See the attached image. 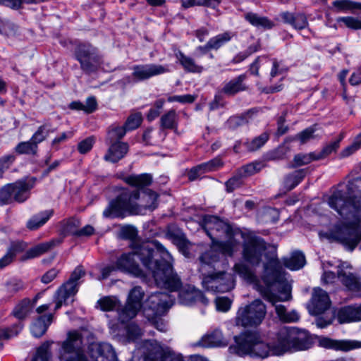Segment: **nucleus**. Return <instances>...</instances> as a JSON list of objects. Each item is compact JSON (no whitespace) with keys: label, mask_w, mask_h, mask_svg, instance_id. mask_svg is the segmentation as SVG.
<instances>
[{"label":"nucleus","mask_w":361,"mask_h":361,"mask_svg":"<svg viewBox=\"0 0 361 361\" xmlns=\"http://www.w3.org/2000/svg\"><path fill=\"white\" fill-rule=\"evenodd\" d=\"M130 247L131 252L123 253L115 262L117 270L135 276H144L145 273L135 259L137 257L146 270L152 274L158 287L171 290L180 287L179 276L172 267V256L159 241L133 242Z\"/></svg>","instance_id":"nucleus-1"},{"label":"nucleus","mask_w":361,"mask_h":361,"mask_svg":"<svg viewBox=\"0 0 361 361\" xmlns=\"http://www.w3.org/2000/svg\"><path fill=\"white\" fill-rule=\"evenodd\" d=\"M328 204L345 222L320 232V237L338 242L353 251L361 241V177L348 181L346 191H335L329 198Z\"/></svg>","instance_id":"nucleus-2"},{"label":"nucleus","mask_w":361,"mask_h":361,"mask_svg":"<svg viewBox=\"0 0 361 361\" xmlns=\"http://www.w3.org/2000/svg\"><path fill=\"white\" fill-rule=\"evenodd\" d=\"M238 251L235 240L220 243L202 253L199 257V271L202 276L203 288L213 293H226L235 287L233 274L226 271H215L216 264L224 256H233Z\"/></svg>","instance_id":"nucleus-3"},{"label":"nucleus","mask_w":361,"mask_h":361,"mask_svg":"<svg viewBox=\"0 0 361 361\" xmlns=\"http://www.w3.org/2000/svg\"><path fill=\"white\" fill-rule=\"evenodd\" d=\"M140 197L137 190H123L115 199L111 200L103 211V216L106 219H123L128 215L144 214L145 210L153 211L158 206L157 193L149 189L144 192L142 204L136 201Z\"/></svg>","instance_id":"nucleus-4"},{"label":"nucleus","mask_w":361,"mask_h":361,"mask_svg":"<svg viewBox=\"0 0 361 361\" xmlns=\"http://www.w3.org/2000/svg\"><path fill=\"white\" fill-rule=\"evenodd\" d=\"M82 343L81 336L78 331L69 332L67 339L61 343L60 361H89L80 350ZM87 349L92 361H117L116 353L109 343L93 342Z\"/></svg>","instance_id":"nucleus-5"},{"label":"nucleus","mask_w":361,"mask_h":361,"mask_svg":"<svg viewBox=\"0 0 361 361\" xmlns=\"http://www.w3.org/2000/svg\"><path fill=\"white\" fill-rule=\"evenodd\" d=\"M312 344V337L306 330L284 326L276 332L270 345V355H282L286 353L305 350Z\"/></svg>","instance_id":"nucleus-6"},{"label":"nucleus","mask_w":361,"mask_h":361,"mask_svg":"<svg viewBox=\"0 0 361 361\" xmlns=\"http://www.w3.org/2000/svg\"><path fill=\"white\" fill-rule=\"evenodd\" d=\"M230 353L240 357L265 358L270 355V345L257 331H244L233 337L228 348Z\"/></svg>","instance_id":"nucleus-7"},{"label":"nucleus","mask_w":361,"mask_h":361,"mask_svg":"<svg viewBox=\"0 0 361 361\" xmlns=\"http://www.w3.org/2000/svg\"><path fill=\"white\" fill-rule=\"evenodd\" d=\"M35 183L36 178L30 177L4 185L0 190V206L11 204L13 201L24 202L30 197V190Z\"/></svg>","instance_id":"nucleus-8"},{"label":"nucleus","mask_w":361,"mask_h":361,"mask_svg":"<svg viewBox=\"0 0 361 361\" xmlns=\"http://www.w3.org/2000/svg\"><path fill=\"white\" fill-rule=\"evenodd\" d=\"M202 224L204 230L213 243L209 249L217 247L220 243H227L232 240L238 243V250L239 249V242L233 237V230L228 224L217 216L207 215L203 218Z\"/></svg>","instance_id":"nucleus-9"},{"label":"nucleus","mask_w":361,"mask_h":361,"mask_svg":"<svg viewBox=\"0 0 361 361\" xmlns=\"http://www.w3.org/2000/svg\"><path fill=\"white\" fill-rule=\"evenodd\" d=\"M266 314V305L260 300H255L238 310L235 323L236 326L245 328L257 327L262 323Z\"/></svg>","instance_id":"nucleus-10"},{"label":"nucleus","mask_w":361,"mask_h":361,"mask_svg":"<svg viewBox=\"0 0 361 361\" xmlns=\"http://www.w3.org/2000/svg\"><path fill=\"white\" fill-rule=\"evenodd\" d=\"M142 361H184L169 347H163L155 340L145 341L143 343Z\"/></svg>","instance_id":"nucleus-11"},{"label":"nucleus","mask_w":361,"mask_h":361,"mask_svg":"<svg viewBox=\"0 0 361 361\" xmlns=\"http://www.w3.org/2000/svg\"><path fill=\"white\" fill-rule=\"evenodd\" d=\"M75 56L80 62L81 69L87 74L97 71L102 61L97 49L89 44L78 45L75 49Z\"/></svg>","instance_id":"nucleus-12"},{"label":"nucleus","mask_w":361,"mask_h":361,"mask_svg":"<svg viewBox=\"0 0 361 361\" xmlns=\"http://www.w3.org/2000/svg\"><path fill=\"white\" fill-rule=\"evenodd\" d=\"M144 290L140 286H135L128 294L126 305L118 312V319L126 323L134 318L142 307Z\"/></svg>","instance_id":"nucleus-13"},{"label":"nucleus","mask_w":361,"mask_h":361,"mask_svg":"<svg viewBox=\"0 0 361 361\" xmlns=\"http://www.w3.org/2000/svg\"><path fill=\"white\" fill-rule=\"evenodd\" d=\"M265 249L266 244L262 238L259 237H248L243 244V258L250 264H259Z\"/></svg>","instance_id":"nucleus-14"},{"label":"nucleus","mask_w":361,"mask_h":361,"mask_svg":"<svg viewBox=\"0 0 361 361\" xmlns=\"http://www.w3.org/2000/svg\"><path fill=\"white\" fill-rule=\"evenodd\" d=\"M352 266L346 262L340 263L338 266L337 277L341 283L350 291L361 290V278L351 271Z\"/></svg>","instance_id":"nucleus-15"},{"label":"nucleus","mask_w":361,"mask_h":361,"mask_svg":"<svg viewBox=\"0 0 361 361\" xmlns=\"http://www.w3.org/2000/svg\"><path fill=\"white\" fill-rule=\"evenodd\" d=\"M175 297L164 292L152 293L147 299V305L154 316L164 314L174 303Z\"/></svg>","instance_id":"nucleus-16"},{"label":"nucleus","mask_w":361,"mask_h":361,"mask_svg":"<svg viewBox=\"0 0 361 361\" xmlns=\"http://www.w3.org/2000/svg\"><path fill=\"white\" fill-rule=\"evenodd\" d=\"M132 76L136 81H143L150 78L169 72L167 66L156 63L135 65L132 67Z\"/></svg>","instance_id":"nucleus-17"},{"label":"nucleus","mask_w":361,"mask_h":361,"mask_svg":"<svg viewBox=\"0 0 361 361\" xmlns=\"http://www.w3.org/2000/svg\"><path fill=\"white\" fill-rule=\"evenodd\" d=\"M262 295L266 300L271 302L275 307L276 313L281 322L291 323L297 322L300 319L299 314L295 310L288 312L284 305L277 304V302H279L277 296L269 290H264Z\"/></svg>","instance_id":"nucleus-18"},{"label":"nucleus","mask_w":361,"mask_h":361,"mask_svg":"<svg viewBox=\"0 0 361 361\" xmlns=\"http://www.w3.org/2000/svg\"><path fill=\"white\" fill-rule=\"evenodd\" d=\"M331 305L328 293L320 288L313 290L312 299L308 305L309 312L312 315H318L327 310Z\"/></svg>","instance_id":"nucleus-19"},{"label":"nucleus","mask_w":361,"mask_h":361,"mask_svg":"<svg viewBox=\"0 0 361 361\" xmlns=\"http://www.w3.org/2000/svg\"><path fill=\"white\" fill-rule=\"evenodd\" d=\"M179 279L180 278L179 277ZM180 280V282L182 283L181 279ZM181 287L182 285L176 290H171L167 288L165 289L171 293L179 292V302L185 305H191L197 302H201L204 305L208 303V300L204 297L203 293L200 290L196 289L195 287L190 286L184 288L183 290H180Z\"/></svg>","instance_id":"nucleus-20"},{"label":"nucleus","mask_w":361,"mask_h":361,"mask_svg":"<svg viewBox=\"0 0 361 361\" xmlns=\"http://www.w3.org/2000/svg\"><path fill=\"white\" fill-rule=\"evenodd\" d=\"M319 345L326 348H332L348 351L361 348V342L357 341H335L322 337L319 339Z\"/></svg>","instance_id":"nucleus-21"},{"label":"nucleus","mask_w":361,"mask_h":361,"mask_svg":"<svg viewBox=\"0 0 361 361\" xmlns=\"http://www.w3.org/2000/svg\"><path fill=\"white\" fill-rule=\"evenodd\" d=\"M77 293L78 290L73 286H68L66 283L61 285L55 293V310H59L63 305H66L72 302Z\"/></svg>","instance_id":"nucleus-22"},{"label":"nucleus","mask_w":361,"mask_h":361,"mask_svg":"<svg viewBox=\"0 0 361 361\" xmlns=\"http://www.w3.org/2000/svg\"><path fill=\"white\" fill-rule=\"evenodd\" d=\"M110 146L104 159L112 163H116L123 159L128 151V145L126 142H115L109 143Z\"/></svg>","instance_id":"nucleus-23"},{"label":"nucleus","mask_w":361,"mask_h":361,"mask_svg":"<svg viewBox=\"0 0 361 361\" xmlns=\"http://www.w3.org/2000/svg\"><path fill=\"white\" fill-rule=\"evenodd\" d=\"M175 56L185 71L192 73H201L204 71V67L198 64L195 59L185 55L180 50L175 52Z\"/></svg>","instance_id":"nucleus-24"},{"label":"nucleus","mask_w":361,"mask_h":361,"mask_svg":"<svg viewBox=\"0 0 361 361\" xmlns=\"http://www.w3.org/2000/svg\"><path fill=\"white\" fill-rule=\"evenodd\" d=\"M246 75L242 74L226 82L221 90V92L228 96H233L237 93L245 91L247 86L245 83Z\"/></svg>","instance_id":"nucleus-25"},{"label":"nucleus","mask_w":361,"mask_h":361,"mask_svg":"<svg viewBox=\"0 0 361 361\" xmlns=\"http://www.w3.org/2000/svg\"><path fill=\"white\" fill-rule=\"evenodd\" d=\"M32 310L30 299L25 298L16 304L11 315L21 322L26 319L32 312Z\"/></svg>","instance_id":"nucleus-26"},{"label":"nucleus","mask_w":361,"mask_h":361,"mask_svg":"<svg viewBox=\"0 0 361 361\" xmlns=\"http://www.w3.org/2000/svg\"><path fill=\"white\" fill-rule=\"evenodd\" d=\"M52 314L38 317L30 327L32 334L36 338L42 336L47 332L49 326L52 322Z\"/></svg>","instance_id":"nucleus-27"},{"label":"nucleus","mask_w":361,"mask_h":361,"mask_svg":"<svg viewBox=\"0 0 361 361\" xmlns=\"http://www.w3.org/2000/svg\"><path fill=\"white\" fill-rule=\"evenodd\" d=\"M54 211L48 209L42 211L33 215L26 224L27 228L30 231H35L44 226L52 216Z\"/></svg>","instance_id":"nucleus-28"},{"label":"nucleus","mask_w":361,"mask_h":361,"mask_svg":"<svg viewBox=\"0 0 361 361\" xmlns=\"http://www.w3.org/2000/svg\"><path fill=\"white\" fill-rule=\"evenodd\" d=\"M200 345L203 347H221L226 345L227 343L224 338L222 332L216 329L204 335L200 341Z\"/></svg>","instance_id":"nucleus-29"},{"label":"nucleus","mask_w":361,"mask_h":361,"mask_svg":"<svg viewBox=\"0 0 361 361\" xmlns=\"http://www.w3.org/2000/svg\"><path fill=\"white\" fill-rule=\"evenodd\" d=\"M61 240L52 239L50 241L44 242L37 245L36 246L29 249L25 253V259H32L40 256L47 252L52 247L59 245Z\"/></svg>","instance_id":"nucleus-30"},{"label":"nucleus","mask_w":361,"mask_h":361,"mask_svg":"<svg viewBox=\"0 0 361 361\" xmlns=\"http://www.w3.org/2000/svg\"><path fill=\"white\" fill-rule=\"evenodd\" d=\"M337 318L341 324L361 320L358 306H345L341 308L338 312Z\"/></svg>","instance_id":"nucleus-31"},{"label":"nucleus","mask_w":361,"mask_h":361,"mask_svg":"<svg viewBox=\"0 0 361 361\" xmlns=\"http://www.w3.org/2000/svg\"><path fill=\"white\" fill-rule=\"evenodd\" d=\"M280 269L281 267L276 259H271L269 264L265 265L266 275L264 276V280L268 284L272 285L280 281L281 278Z\"/></svg>","instance_id":"nucleus-32"},{"label":"nucleus","mask_w":361,"mask_h":361,"mask_svg":"<svg viewBox=\"0 0 361 361\" xmlns=\"http://www.w3.org/2000/svg\"><path fill=\"white\" fill-rule=\"evenodd\" d=\"M283 264L290 270H298L305 264V257L301 252H293L290 257L283 258Z\"/></svg>","instance_id":"nucleus-33"},{"label":"nucleus","mask_w":361,"mask_h":361,"mask_svg":"<svg viewBox=\"0 0 361 361\" xmlns=\"http://www.w3.org/2000/svg\"><path fill=\"white\" fill-rule=\"evenodd\" d=\"M257 111L255 109H252L240 116H231L227 121L228 125L230 128H233L245 125L249 123L250 120L252 119V116L257 113Z\"/></svg>","instance_id":"nucleus-34"},{"label":"nucleus","mask_w":361,"mask_h":361,"mask_svg":"<svg viewBox=\"0 0 361 361\" xmlns=\"http://www.w3.org/2000/svg\"><path fill=\"white\" fill-rule=\"evenodd\" d=\"M52 343V341H47L39 345L37 348L32 361H51L50 348Z\"/></svg>","instance_id":"nucleus-35"},{"label":"nucleus","mask_w":361,"mask_h":361,"mask_svg":"<svg viewBox=\"0 0 361 361\" xmlns=\"http://www.w3.org/2000/svg\"><path fill=\"white\" fill-rule=\"evenodd\" d=\"M152 181L150 174L143 173L140 175H133L126 178V182L134 187L141 188L149 185Z\"/></svg>","instance_id":"nucleus-36"},{"label":"nucleus","mask_w":361,"mask_h":361,"mask_svg":"<svg viewBox=\"0 0 361 361\" xmlns=\"http://www.w3.org/2000/svg\"><path fill=\"white\" fill-rule=\"evenodd\" d=\"M245 18L250 24L257 27L270 29L274 26L273 23L267 18L260 16L256 13H247Z\"/></svg>","instance_id":"nucleus-37"},{"label":"nucleus","mask_w":361,"mask_h":361,"mask_svg":"<svg viewBox=\"0 0 361 361\" xmlns=\"http://www.w3.org/2000/svg\"><path fill=\"white\" fill-rule=\"evenodd\" d=\"M305 176L304 169L297 170L286 176L284 179V187L287 190H291L298 185Z\"/></svg>","instance_id":"nucleus-38"},{"label":"nucleus","mask_w":361,"mask_h":361,"mask_svg":"<svg viewBox=\"0 0 361 361\" xmlns=\"http://www.w3.org/2000/svg\"><path fill=\"white\" fill-rule=\"evenodd\" d=\"M232 37L233 35L231 32H225L210 38L208 43L212 50H218L228 42Z\"/></svg>","instance_id":"nucleus-39"},{"label":"nucleus","mask_w":361,"mask_h":361,"mask_svg":"<svg viewBox=\"0 0 361 361\" xmlns=\"http://www.w3.org/2000/svg\"><path fill=\"white\" fill-rule=\"evenodd\" d=\"M178 115L175 110L172 109L164 114L161 117V126L166 129H177Z\"/></svg>","instance_id":"nucleus-40"},{"label":"nucleus","mask_w":361,"mask_h":361,"mask_svg":"<svg viewBox=\"0 0 361 361\" xmlns=\"http://www.w3.org/2000/svg\"><path fill=\"white\" fill-rule=\"evenodd\" d=\"M97 304L102 311H112L117 310L118 312L120 310H118V307H120V302L115 297H103L97 301Z\"/></svg>","instance_id":"nucleus-41"},{"label":"nucleus","mask_w":361,"mask_h":361,"mask_svg":"<svg viewBox=\"0 0 361 361\" xmlns=\"http://www.w3.org/2000/svg\"><path fill=\"white\" fill-rule=\"evenodd\" d=\"M269 134L267 132L262 133L260 135L255 137L251 141L245 142V145L247 150L253 152L259 149L269 140Z\"/></svg>","instance_id":"nucleus-42"},{"label":"nucleus","mask_w":361,"mask_h":361,"mask_svg":"<svg viewBox=\"0 0 361 361\" xmlns=\"http://www.w3.org/2000/svg\"><path fill=\"white\" fill-rule=\"evenodd\" d=\"M38 146L33 143V142L30 140L27 142H21L18 143L16 147L15 151L16 153L19 154H36L37 152Z\"/></svg>","instance_id":"nucleus-43"},{"label":"nucleus","mask_w":361,"mask_h":361,"mask_svg":"<svg viewBox=\"0 0 361 361\" xmlns=\"http://www.w3.org/2000/svg\"><path fill=\"white\" fill-rule=\"evenodd\" d=\"M80 221L77 219H69L63 224L62 233L65 235L77 236Z\"/></svg>","instance_id":"nucleus-44"},{"label":"nucleus","mask_w":361,"mask_h":361,"mask_svg":"<svg viewBox=\"0 0 361 361\" xmlns=\"http://www.w3.org/2000/svg\"><path fill=\"white\" fill-rule=\"evenodd\" d=\"M85 271L82 266H78L71 273L69 279L66 282L68 286H73L74 289L78 291L80 286V279L85 276Z\"/></svg>","instance_id":"nucleus-45"},{"label":"nucleus","mask_w":361,"mask_h":361,"mask_svg":"<svg viewBox=\"0 0 361 361\" xmlns=\"http://www.w3.org/2000/svg\"><path fill=\"white\" fill-rule=\"evenodd\" d=\"M333 5L341 11H350L354 12L357 10H361V3L352 1L350 0H336L333 2Z\"/></svg>","instance_id":"nucleus-46"},{"label":"nucleus","mask_w":361,"mask_h":361,"mask_svg":"<svg viewBox=\"0 0 361 361\" xmlns=\"http://www.w3.org/2000/svg\"><path fill=\"white\" fill-rule=\"evenodd\" d=\"M127 130L123 126H111L108 130L107 141L109 143L120 142L119 140L126 135Z\"/></svg>","instance_id":"nucleus-47"},{"label":"nucleus","mask_w":361,"mask_h":361,"mask_svg":"<svg viewBox=\"0 0 361 361\" xmlns=\"http://www.w3.org/2000/svg\"><path fill=\"white\" fill-rule=\"evenodd\" d=\"M319 160L316 152L308 154H298L294 157L293 161L295 166L306 165L312 161Z\"/></svg>","instance_id":"nucleus-48"},{"label":"nucleus","mask_w":361,"mask_h":361,"mask_svg":"<svg viewBox=\"0 0 361 361\" xmlns=\"http://www.w3.org/2000/svg\"><path fill=\"white\" fill-rule=\"evenodd\" d=\"M261 168L262 164L260 163H250L238 169L237 171L240 176L245 178L259 171Z\"/></svg>","instance_id":"nucleus-49"},{"label":"nucleus","mask_w":361,"mask_h":361,"mask_svg":"<svg viewBox=\"0 0 361 361\" xmlns=\"http://www.w3.org/2000/svg\"><path fill=\"white\" fill-rule=\"evenodd\" d=\"M18 32V26L12 22L0 18V34L6 36L15 35Z\"/></svg>","instance_id":"nucleus-50"},{"label":"nucleus","mask_w":361,"mask_h":361,"mask_svg":"<svg viewBox=\"0 0 361 361\" xmlns=\"http://www.w3.org/2000/svg\"><path fill=\"white\" fill-rule=\"evenodd\" d=\"M342 136L338 140L331 142L323 147L320 152L317 153L319 160L322 159L334 152H336L339 147V142L342 139Z\"/></svg>","instance_id":"nucleus-51"},{"label":"nucleus","mask_w":361,"mask_h":361,"mask_svg":"<svg viewBox=\"0 0 361 361\" xmlns=\"http://www.w3.org/2000/svg\"><path fill=\"white\" fill-rule=\"evenodd\" d=\"M142 120L140 113L133 114L128 116L123 127L127 131L135 130L140 126Z\"/></svg>","instance_id":"nucleus-52"},{"label":"nucleus","mask_w":361,"mask_h":361,"mask_svg":"<svg viewBox=\"0 0 361 361\" xmlns=\"http://www.w3.org/2000/svg\"><path fill=\"white\" fill-rule=\"evenodd\" d=\"M233 271L239 275L241 278L246 280H251L252 278V273L249 267L243 262L236 263L233 268Z\"/></svg>","instance_id":"nucleus-53"},{"label":"nucleus","mask_w":361,"mask_h":361,"mask_svg":"<svg viewBox=\"0 0 361 361\" xmlns=\"http://www.w3.org/2000/svg\"><path fill=\"white\" fill-rule=\"evenodd\" d=\"M314 132L315 130L314 128H307L300 133L297 134L293 140H298L302 145L305 144L310 140L317 137V136L314 135Z\"/></svg>","instance_id":"nucleus-54"},{"label":"nucleus","mask_w":361,"mask_h":361,"mask_svg":"<svg viewBox=\"0 0 361 361\" xmlns=\"http://www.w3.org/2000/svg\"><path fill=\"white\" fill-rule=\"evenodd\" d=\"M22 328L23 325L18 324L9 328L0 329V340L9 339L11 337L16 336Z\"/></svg>","instance_id":"nucleus-55"},{"label":"nucleus","mask_w":361,"mask_h":361,"mask_svg":"<svg viewBox=\"0 0 361 361\" xmlns=\"http://www.w3.org/2000/svg\"><path fill=\"white\" fill-rule=\"evenodd\" d=\"M49 130L46 125H42L38 128L37 131L33 134L30 140L37 146L39 143L44 141L48 136Z\"/></svg>","instance_id":"nucleus-56"},{"label":"nucleus","mask_w":361,"mask_h":361,"mask_svg":"<svg viewBox=\"0 0 361 361\" xmlns=\"http://www.w3.org/2000/svg\"><path fill=\"white\" fill-rule=\"evenodd\" d=\"M137 235L136 228L131 225H126L120 230V236L123 239L134 240Z\"/></svg>","instance_id":"nucleus-57"},{"label":"nucleus","mask_w":361,"mask_h":361,"mask_svg":"<svg viewBox=\"0 0 361 361\" xmlns=\"http://www.w3.org/2000/svg\"><path fill=\"white\" fill-rule=\"evenodd\" d=\"M200 165L203 170V172L207 173L209 171L216 170L219 167L222 166L223 162L219 158L216 157L213 159L209 160V161L202 163Z\"/></svg>","instance_id":"nucleus-58"},{"label":"nucleus","mask_w":361,"mask_h":361,"mask_svg":"<svg viewBox=\"0 0 361 361\" xmlns=\"http://www.w3.org/2000/svg\"><path fill=\"white\" fill-rule=\"evenodd\" d=\"M243 178L240 176L238 172L237 171L235 176H233L232 178H231L226 182L225 185L226 188V191L228 192H231L236 188H239L243 183Z\"/></svg>","instance_id":"nucleus-59"},{"label":"nucleus","mask_w":361,"mask_h":361,"mask_svg":"<svg viewBox=\"0 0 361 361\" xmlns=\"http://www.w3.org/2000/svg\"><path fill=\"white\" fill-rule=\"evenodd\" d=\"M232 301L227 297H217L215 299L216 308L219 312H226L231 309Z\"/></svg>","instance_id":"nucleus-60"},{"label":"nucleus","mask_w":361,"mask_h":361,"mask_svg":"<svg viewBox=\"0 0 361 361\" xmlns=\"http://www.w3.org/2000/svg\"><path fill=\"white\" fill-rule=\"evenodd\" d=\"M361 147V133L356 137L353 144L341 152L343 157H347L360 149Z\"/></svg>","instance_id":"nucleus-61"},{"label":"nucleus","mask_w":361,"mask_h":361,"mask_svg":"<svg viewBox=\"0 0 361 361\" xmlns=\"http://www.w3.org/2000/svg\"><path fill=\"white\" fill-rule=\"evenodd\" d=\"M73 135V133L72 131L62 133L52 140L51 147L57 150L60 144L66 142L68 139L71 138Z\"/></svg>","instance_id":"nucleus-62"},{"label":"nucleus","mask_w":361,"mask_h":361,"mask_svg":"<svg viewBox=\"0 0 361 361\" xmlns=\"http://www.w3.org/2000/svg\"><path fill=\"white\" fill-rule=\"evenodd\" d=\"M15 160V156L12 154H8L0 158V177L5 171L9 169L11 165Z\"/></svg>","instance_id":"nucleus-63"},{"label":"nucleus","mask_w":361,"mask_h":361,"mask_svg":"<svg viewBox=\"0 0 361 361\" xmlns=\"http://www.w3.org/2000/svg\"><path fill=\"white\" fill-rule=\"evenodd\" d=\"M94 139L92 137H89L78 145V149L80 154H85L91 150L93 147Z\"/></svg>","instance_id":"nucleus-64"}]
</instances>
